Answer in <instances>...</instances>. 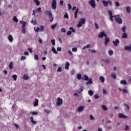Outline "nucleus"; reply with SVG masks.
<instances>
[{
	"label": "nucleus",
	"instance_id": "nucleus-1",
	"mask_svg": "<svg viewBox=\"0 0 131 131\" xmlns=\"http://www.w3.org/2000/svg\"><path fill=\"white\" fill-rule=\"evenodd\" d=\"M108 13L110 15V20L113 22V18H115L116 22L118 23V24H122V19L120 17H117V16H113L112 15V11L111 10H108Z\"/></svg>",
	"mask_w": 131,
	"mask_h": 131
},
{
	"label": "nucleus",
	"instance_id": "nucleus-2",
	"mask_svg": "<svg viewBox=\"0 0 131 131\" xmlns=\"http://www.w3.org/2000/svg\"><path fill=\"white\" fill-rule=\"evenodd\" d=\"M85 24V18H80V21H78V24L77 25V27H81L82 26V24Z\"/></svg>",
	"mask_w": 131,
	"mask_h": 131
},
{
	"label": "nucleus",
	"instance_id": "nucleus-3",
	"mask_svg": "<svg viewBox=\"0 0 131 131\" xmlns=\"http://www.w3.org/2000/svg\"><path fill=\"white\" fill-rule=\"evenodd\" d=\"M52 10H56L57 9V1L53 0L51 4Z\"/></svg>",
	"mask_w": 131,
	"mask_h": 131
},
{
	"label": "nucleus",
	"instance_id": "nucleus-4",
	"mask_svg": "<svg viewBox=\"0 0 131 131\" xmlns=\"http://www.w3.org/2000/svg\"><path fill=\"white\" fill-rule=\"evenodd\" d=\"M63 104V100L62 99H60V97H58L57 98L56 105L57 106H61Z\"/></svg>",
	"mask_w": 131,
	"mask_h": 131
},
{
	"label": "nucleus",
	"instance_id": "nucleus-5",
	"mask_svg": "<svg viewBox=\"0 0 131 131\" xmlns=\"http://www.w3.org/2000/svg\"><path fill=\"white\" fill-rule=\"evenodd\" d=\"M89 3L92 8H96V1L95 0H90Z\"/></svg>",
	"mask_w": 131,
	"mask_h": 131
},
{
	"label": "nucleus",
	"instance_id": "nucleus-6",
	"mask_svg": "<svg viewBox=\"0 0 131 131\" xmlns=\"http://www.w3.org/2000/svg\"><path fill=\"white\" fill-rule=\"evenodd\" d=\"M103 36H104V37H106L107 36V34L105 33V31L101 32L98 35V37H99V38H103Z\"/></svg>",
	"mask_w": 131,
	"mask_h": 131
},
{
	"label": "nucleus",
	"instance_id": "nucleus-7",
	"mask_svg": "<svg viewBox=\"0 0 131 131\" xmlns=\"http://www.w3.org/2000/svg\"><path fill=\"white\" fill-rule=\"evenodd\" d=\"M119 42L120 41H119V40H118V39H116L115 41H113V43L114 46H115V47H117Z\"/></svg>",
	"mask_w": 131,
	"mask_h": 131
},
{
	"label": "nucleus",
	"instance_id": "nucleus-8",
	"mask_svg": "<svg viewBox=\"0 0 131 131\" xmlns=\"http://www.w3.org/2000/svg\"><path fill=\"white\" fill-rule=\"evenodd\" d=\"M84 110V106H79L77 108V112H81Z\"/></svg>",
	"mask_w": 131,
	"mask_h": 131
},
{
	"label": "nucleus",
	"instance_id": "nucleus-9",
	"mask_svg": "<svg viewBox=\"0 0 131 131\" xmlns=\"http://www.w3.org/2000/svg\"><path fill=\"white\" fill-rule=\"evenodd\" d=\"M119 118H128V117L126 115H123V114H118Z\"/></svg>",
	"mask_w": 131,
	"mask_h": 131
},
{
	"label": "nucleus",
	"instance_id": "nucleus-10",
	"mask_svg": "<svg viewBox=\"0 0 131 131\" xmlns=\"http://www.w3.org/2000/svg\"><path fill=\"white\" fill-rule=\"evenodd\" d=\"M109 41H110V39L109 38V37H105V41H104V46H107V45H108V42H109Z\"/></svg>",
	"mask_w": 131,
	"mask_h": 131
},
{
	"label": "nucleus",
	"instance_id": "nucleus-11",
	"mask_svg": "<svg viewBox=\"0 0 131 131\" xmlns=\"http://www.w3.org/2000/svg\"><path fill=\"white\" fill-rule=\"evenodd\" d=\"M33 105L34 107H37V106H38V99H35V101L33 102Z\"/></svg>",
	"mask_w": 131,
	"mask_h": 131
},
{
	"label": "nucleus",
	"instance_id": "nucleus-12",
	"mask_svg": "<svg viewBox=\"0 0 131 131\" xmlns=\"http://www.w3.org/2000/svg\"><path fill=\"white\" fill-rule=\"evenodd\" d=\"M120 84H124V85H126L127 84V82L125 80H121L120 82Z\"/></svg>",
	"mask_w": 131,
	"mask_h": 131
},
{
	"label": "nucleus",
	"instance_id": "nucleus-13",
	"mask_svg": "<svg viewBox=\"0 0 131 131\" xmlns=\"http://www.w3.org/2000/svg\"><path fill=\"white\" fill-rule=\"evenodd\" d=\"M8 39L10 42H13V36L12 35H9L8 36Z\"/></svg>",
	"mask_w": 131,
	"mask_h": 131
},
{
	"label": "nucleus",
	"instance_id": "nucleus-14",
	"mask_svg": "<svg viewBox=\"0 0 131 131\" xmlns=\"http://www.w3.org/2000/svg\"><path fill=\"white\" fill-rule=\"evenodd\" d=\"M82 79L83 80H85L86 81H88V80H89V76H88L86 75H84L83 77L82 78Z\"/></svg>",
	"mask_w": 131,
	"mask_h": 131
},
{
	"label": "nucleus",
	"instance_id": "nucleus-15",
	"mask_svg": "<svg viewBox=\"0 0 131 131\" xmlns=\"http://www.w3.org/2000/svg\"><path fill=\"white\" fill-rule=\"evenodd\" d=\"M65 69H69V66H70V63L67 61L65 64Z\"/></svg>",
	"mask_w": 131,
	"mask_h": 131
},
{
	"label": "nucleus",
	"instance_id": "nucleus-16",
	"mask_svg": "<svg viewBox=\"0 0 131 131\" xmlns=\"http://www.w3.org/2000/svg\"><path fill=\"white\" fill-rule=\"evenodd\" d=\"M23 79H24L25 80H28V79H29V77L28 76V75L25 74L23 77Z\"/></svg>",
	"mask_w": 131,
	"mask_h": 131
},
{
	"label": "nucleus",
	"instance_id": "nucleus-17",
	"mask_svg": "<svg viewBox=\"0 0 131 131\" xmlns=\"http://www.w3.org/2000/svg\"><path fill=\"white\" fill-rule=\"evenodd\" d=\"M125 50L126 51H131V45H130L129 46H125Z\"/></svg>",
	"mask_w": 131,
	"mask_h": 131
},
{
	"label": "nucleus",
	"instance_id": "nucleus-18",
	"mask_svg": "<svg viewBox=\"0 0 131 131\" xmlns=\"http://www.w3.org/2000/svg\"><path fill=\"white\" fill-rule=\"evenodd\" d=\"M99 79L100 80V81H101V82H102L103 83H104V82H105V78L103 76H100L99 78Z\"/></svg>",
	"mask_w": 131,
	"mask_h": 131
},
{
	"label": "nucleus",
	"instance_id": "nucleus-19",
	"mask_svg": "<svg viewBox=\"0 0 131 131\" xmlns=\"http://www.w3.org/2000/svg\"><path fill=\"white\" fill-rule=\"evenodd\" d=\"M49 20L50 22H52L54 20V17H53V14L52 13L49 15Z\"/></svg>",
	"mask_w": 131,
	"mask_h": 131
},
{
	"label": "nucleus",
	"instance_id": "nucleus-20",
	"mask_svg": "<svg viewBox=\"0 0 131 131\" xmlns=\"http://www.w3.org/2000/svg\"><path fill=\"white\" fill-rule=\"evenodd\" d=\"M102 4L104 7H107L108 6V2H107L106 1L103 0Z\"/></svg>",
	"mask_w": 131,
	"mask_h": 131
},
{
	"label": "nucleus",
	"instance_id": "nucleus-21",
	"mask_svg": "<svg viewBox=\"0 0 131 131\" xmlns=\"http://www.w3.org/2000/svg\"><path fill=\"white\" fill-rule=\"evenodd\" d=\"M21 32L23 34H25V33H26V28L25 27H22Z\"/></svg>",
	"mask_w": 131,
	"mask_h": 131
},
{
	"label": "nucleus",
	"instance_id": "nucleus-22",
	"mask_svg": "<svg viewBox=\"0 0 131 131\" xmlns=\"http://www.w3.org/2000/svg\"><path fill=\"white\" fill-rule=\"evenodd\" d=\"M79 9L77 8L75 11V19H77V13H78Z\"/></svg>",
	"mask_w": 131,
	"mask_h": 131
},
{
	"label": "nucleus",
	"instance_id": "nucleus-23",
	"mask_svg": "<svg viewBox=\"0 0 131 131\" xmlns=\"http://www.w3.org/2000/svg\"><path fill=\"white\" fill-rule=\"evenodd\" d=\"M30 120L32 122L33 124H36V121L33 120V117H30Z\"/></svg>",
	"mask_w": 131,
	"mask_h": 131
},
{
	"label": "nucleus",
	"instance_id": "nucleus-24",
	"mask_svg": "<svg viewBox=\"0 0 131 131\" xmlns=\"http://www.w3.org/2000/svg\"><path fill=\"white\" fill-rule=\"evenodd\" d=\"M52 51L54 54H58V52H57V50H56V49H55V47H53L52 48Z\"/></svg>",
	"mask_w": 131,
	"mask_h": 131
},
{
	"label": "nucleus",
	"instance_id": "nucleus-25",
	"mask_svg": "<svg viewBox=\"0 0 131 131\" xmlns=\"http://www.w3.org/2000/svg\"><path fill=\"white\" fill-rule=\"evenodd\" d=\"M122 38H127V34L123 33Z\"/></svg>",
	"mask_w": 131,
	"mask_h": 131
},
{
	"label": "nucleus",
	"instance_id": "nucleus-26",
	"mask_svg": "<svg viewBox=\"0 0 131 131\" xmlns=\"http://www.w3.org/2000/svg\"><path fill=\"white\" fill-rule=\"evenodd\" d=\"M126 10L127 12H128V13H130V7H129V6H127L126 7Z\"/></svg>",
	"mask_w": 131,
	"mask_h": 131
},
{
	"label": "nucleus",
	"instance_id": "nucleus-27",
	"mask_svg": "<svg viewBox=\"0 0 131 131\" xmlns=\"http://www.w3.org/2000/svg\"><path fill=\"white\" fill-rule=\"evenodd\" d=\"M88 94L89 96H93V95H94V92L92 90H89L88 91Z\"/></svg>",
	"mask_w": 131,
	"mask_h": 131
},
{
	"label": "nucleus",
	"instance_id": "nucleus-28",
	"mask_svg": "<svg viewBox=\"0 0 131 131\" xmlns=\"http://www.w3.org/2000/svg\"><path fill=\"white\" fill-rule=\"evenodd\" d=\"M20 24H22L23 25L22 27H25V25H26V22L24 21H20Z\"/></svg>",
	"mask_w": 131,
	"mask_h": 131
},
{
	"label": "nucleus",
	"instance_id": "nucleus-29",
	"mask_svg": "<svg viewBox=\"0 0 131 131\" xmlns=\"http://www.w3.org/2000/svg\"><path fill=\"white\" fill-rule=\"evenodd\" d=\"M89 81L86 82V84H92L93 83V80L90 79Z\"/></svg>",
	"mask_w": 131,
	"mask_h": 131
},
{
	"label": "nucleus",
	"instance_id": "nucleus-30",
	"mask_svg": "<svg viewBox=\"0 0 131 131\" xmlns=\"http://www.w3.org/2000/svg\"><path fill=\"white\" fill-rule=\"evenodd\" d=\"M33 1L35 3L36 6H39L40 4V2L38 0H33Z\"/></svg>",
	"mask_w": 131,
	"mask_h": 131
},
{
	"label": "nucleus",
	"instance_id": "nucleus-31",
	"mask_svg": "<svg viewBox=\"0 0 131 131\" xmlns=\"http://www.w3.org/2000/svg\"><path fill=\"white\" fill-rule=\"evenodd\" d=\"M77 78L78 79V80H80V79H81V74H78L77 75Z\"/></svg>",
	"mask_w": 131,
	"mask_h": 131
},
{
	"label": "nucleus",
	"instance_id": "nucleus-32",
	"mask_svg": "<svg viewBox=\"0 0 131 131\" xmlns=\"http://www.w3.org/2000/svg\"><path fill=\"white\" fill-rule=\"evenodd\" d=\"M30 114H31L32 115H37V114H38V113L36 112H31L30 113Z\"/></svg>",
	"mask_w": 131,
	"mask_h": 131
},
{
	"label": "nucleus",
	"instance_id": "nucleus-33",
	"mask_svg": "<svg viewBox=\"0 0 131 131\" xmlns=\"http://www.w3.org/2000/svg\"><path fill=\"white\" fill-rule=\"evenodd\" d=\"M9 67L10 69H13V61H11L10 62Z\"/></svg>",
	"mask_w": 131,
	"mask_h": 131
},
{
	"label": "nucleus",
	"instance_id": "nucleus-34",
	"mask_svg": "<svg viewBox=\"0 0 131 131\" xmlns=\"http://www.w3.org/2000/svg\"><path fill=\"white\" fill-rule=\"evenodd\" d=\"M45 14H46V15H48L49 16H50L52 14V12L47 10L45 11Z\"/></svg>",
	"mask_w": 131,
	"mask_h": 131
},
{
	"label": "nucleus",
	"instance_id": "nucleus-35",
	"mask_svg": "<svg viewBox=\"0 0 131 131\" xmlns=\"http://www.w3.org/2000/svg\"><path fill=\"white\" fill-rule=\"evenodd\" d=\"M40 32L45 31V28H43V27H45L44 26H40Z\"/></svg>",
	"mask_w": 131,
	"mask_h": 131
},
{
	"label": "nucleus",
	"instance_id": "nucleus-36",
	"mask_svg": "<svg viewBox=\"0 0 131 131\" xmlns=\"http://www.w3.org/2000/svg\"><path fill=\"white\" fill-rule=\"evenodd\" d=\"M111 76H112V77L114 79H116V74H115V73H113V74H112Z\"/></svg>",
	"mask_w": 131,
	"mask_h": 131
},
{
	"label": "nucleus",
	"instance_id": "nucleus-37",
	"mask_svg": "<svg viewBox=\"0 0 131 131\" xmlns=\"http://www.w3.org/2000/svg\"><path fill=\"white\" fill-rule=\"evenodd\" d=\"M12 78H13L14 81H16V80H17V75H12Z\"/></svg>",
	"mask_w": 131,
	"mask_h": 131
},
{
	"label": "nucleus",
	"instance_id": "nucleus-38",
	"mask_svg": "<svg viewBox=\"0 0 131 131\" xmlns=\"http://www.w3.org/2000/svg\"><path fill=\"white\" fill-rule=\"evenodd\" d=\"M102 109L104 111H106L108 110V108H107V107H106V105H102Z\"/></svg>",
	"mask_w": 131,
	"mask_h": 131
},
{
	"label": "nucleus",
	"instance_id": "nucleus-39",
	"mask_svg": "<svg viewBox=\"0 0 131 131\" xmlns=\"http://www.w3.org/2000/svg\"><path fill=\"white\" fill-rule=\"evenodd\" d=\"M57 23L55 24L52 25L51 26V28H52V29H55L56 27H57Z\"/></svg>",
	"mask_w": 131,
	"mask_h": 131
},
{
	"label": "nucleus",
	"instance_id": "nucleus-40",
	"mask_svg": "<svg viewBox=\"0 0 131 131\" xmlns=\"http://www.w3.org/2000/svg\"><path fill=\"white\" fill-rule=\"evenodd\" d=\"M63 18H66L67 19H69V16L68 15V14L67 13H65V14L63 16Z\"/></svg>",
	"mask_w": 131,
	"mask_h": 131
},
{
	"label": "nucleus",
	"instance_id": "nucleus-41",
	"mask_svg": "<svg viewBox=\"0 0 131 131\" xmlns=\"http://www.w3.org/2000/svg\"><path fill=\"white\" fill-rule=\"evenodd\" d=\"M13 21H15L16 23L18 22V18H17V17L14 16L13 18Z\"/></svg>",
	"mask_w": 131,
	"mask_h": 131
},
{
	"label": "nucleus",
	"instance_id": "nucleus-42",
	"mask_svg": "<svg viewBox=\"0 0 131 131\" xmlns=\"http://www.w3.org/2000/svg\"><path fill=\"white\" fill-rule=\"evenodd\" d=\"M115 5L116 7H119L120 6V4H119V2H115Z\"/></svg>",
	"mask_w": 131,
	"mask_h": 131
},
{
	"label": "nucleus",
	"instance_id": "nucleus-43",
	"mask_svg": "<svg viewBox=\"0 0 131 131\" xmlns=\"http://www.w3.org/2000/svg\"><path fill=\"white\" fill-rule=\"evenodd\" d=\"M57 72H62V67H59L58 68Z\"/></svg>",
	"mask_w": 131,
	"mask_h": 131
},
{
	"label": "nucleus",
	"instance_id": "nucleus-44",
	"mask_svg": "<svg viewBox=\"0 0 131 131\" xmlns=\"http://www.w3.org/2000/svg\"><path fill=\"white\" fill-rule=\"evenodd\" d=\"M108 53L110 56H112V55H113V51L112 50L108 51Z\"/></svg>",
	"mask_w": 131,
	"mask_h": 131
},
{
	"label": "nucleus",
	"instance_id": "nucleus-45",
	"mask_svg": "<svg viewBox=\"0 0 131 131\" xmlns=\"http://www.w3.org/2000/svg\"><path fill=\"white\" fill-rule=\"evenodd\" d=\"M72 52H77V48L76 47H74V48H73L72 49Z\"/></svg>",
	"mask_w": 131,
	"mask_h": 131
},
{
	"label": "nucleus",
	"instance_id": "nucleus-46",
	"mask_svg": "<svg viewBox=\"0 0 131 131\" xmlns=\"http://www.w3.org/2000/svg\"><path fill=\"white\" fill-rule=\"evenodd\" d=\"M51 42H52V44L53 46H55V45H56L55 40V39H52V40H51Z\"/></svg>",
	"mask_w": 131,
	"mask_h": 131
},
{
	"label": "nucleus",
	"instance_id": "nucleus-47",
	"mask_svg": "<svg viewBox=\"0 0 131 131\" xmlns=\"http://www.w3.org/2000/svg\"><path fill=\"white\" fill-rule=\"evenodd\" d=\"M69 30H71L72 32H75V29H74L73 27H70Z\"/></svg>",
	"mask_w": 131,
	"mask_h": 131
},
{
	"label": "nucleus",
	"instance_id": "nucleus-48",
	"mask_svg": "<svg viewBox=\"0 0 131 131\" xmlns=\"http://www.w3.org/2000/svg\"><path fill=\"white\" fill-rule=\"evenodd\" d=\"M34 59L35 60H36V61L38 60V59H39V58L38 57V55H34Z\"/></svg>",
	"mask_w": 131,
	"mask_h": 131
},
{
	"label": "nucleus",
	"instance_id": "nucleus-49",
	"mask_svg": "<svg viewBox=\"0 0 131 131\" xmlns=\"http://www.w3.org/2000/svg\"><path fill=\"white\" fill-rule=\"evenodd\" d=\"M20 60L21 61H23L24 60H26V57L24 56H22L20 58Z\"/></svg>",
	"mask_w": 131,
	"mask_h": 131
},
{
	"label": "nucleus",
	"instance_id": "nucleus-50",
	"mask_svg": "<svg viewBox=\"0 0 131 131\" xmlns=\"http://www.w3.org/2000/svg\"><path fill=\"white\" fill-rule=\"evenodd\" d=\"M37 11L38 13H41V8L39 7L37 9Z\"/></svg>",
	"mask_w": 131,
	"mask_h": 131
},
{
	"label": "nucleus",
	"instance_id": "nucleus-51",
	"mask_svg": "<svg viewBox=\"0 0 131 131\" xmlns=\"http://www.w3.org/2000/svg\"><path fill=\"white\" fill-rule=\"evenodd\" d=\"M122 92L124 94H127V93H128V91L126 89H123Z\"/></svg>",
	"mask_w": 131,
	"mask_h": 131
},
{
	"label": "nucleus",
	"instance_id": "nucleus-52",
	"mask_svg": "<svg viewBox=\"0 0 131 131\" xmlns=\"http://www.w3.org/2000/svg\"><path fill=\"white\" fill-rule=\"evenodd\" d=\"M57 52H61V51H62V48L58 47L57 48Z\"/></svg>",
	"mask_w": 131,
	"mask_h": 131
},
{
	"label": "nucleus",
	"instance_id": "nucleus-53",
	"mask_svg": "<svg viewBox=\"0 0 131 131\" xmlns=\"http://www.w3.org/2000/svg\"><path fill=\"white\" fill-rule=\"evenodd\" d=\"M69 10H70L72 9V6H71V4H68Z\"/></svg>",
	"mask_w": 131,
	"mask_h": 131
},
{
	"label": "nucleus",
	"instance_id": "nucleus-54",
	"mask_svg": "<svg viewBox=\"0 0 131 131\" xmlns=\"http://www.w3.org/2000/svg\"><path fill=\"white\" fill-rule=\"evenodd\" d=\"M126 29V28L125 27V26H124L122 28V31H123V32H125Z\"/></svg>",
	"mask_w": 131,
	"mask_h": 131
},
{
	"label": "nucleus",
	"instance_id": "nucleus-55",
	"mask_svg": "<svg viewBox=\"0 0 131 131\" xmlns=\"http://www.w3.org/2000/svg\"><path fill=\"white\" fill-rule=\"evenodd\" d=\"M72 32H71V31H68L67 33V35L69 36V35H71Z\"/></svg>",
	"mask_w": 131,
	"mask_h": 131
},
{
	"label": "nucleus",
	"instance_id": "nucleus-56",
	"mask_svg": "<svg viewBox=\"0 0 131 131\" xmlns=\"http://www.w3.org/2000/svg\"><path fill=\"white\" fill-rule=\"evenodd\" d=\"M124 106H125L128 109V110H129V106H128V104L124 103Z\"/></svg>",
	"mask_w": 131,
	"mask_h": 131
},
{
	"label": "nucleus",
	"instance_id": "nucleus-57",
	"mask_svg": "<svg viewBox=\"0 0 131 131\" xmlns=\"http://www.w3.org/2000/svg\"><path fill=\"white\" fill-rule=\"evenodd\" d=\"M102 61L103 62H105V63H110V61H109V60H108V59H106V60L102 59Z\"/></svg>",
	"mask_w": 131,
	"mask_h": 131
},
{
	"label": "nucleus",
	"instance_id": "nucleus-58",
	"mask_svg": "<svg viewBox=\"0 0 131 131\" xmlns=\"http://www.w3.org/2000/svg\"><path fill=\"white\" fill-rule=\"evenodd\" d=\"M74 73H75V72L74 71V70L71 71L70 72L71 75H74Z\"/></svg>",
	"mask_w": 131,
	"mask_h": 131
},
{
	"label": "nucleus",
	"instance_id": "nucleus-59",
	"mask_svg": "<svg viewBox=\"0 0 131 131\" xmlns=\"http://www.w3.org/2000/svg\"><path fill=\"white\" fill-rule=\"evenodd\" d=\"M128 129H129V126L126 125L125 127V130H128Z\"/></svg>",
	"mask_w": 131,
	"mask_h": 131
},
{
	"label": "nucleus",
	"instance_id": "nucleus-60",
	"mask_svg": "<svg viewBox=\"0 0 131 131\" xmlns=\"http://www.w3.org/2000/svg\"><path fill=\"white\" fill-rule=\"evenodd\" d=\"M40 29L39 27H37L36 29H35V28H34V30H35V31H36V32H38Z\"/></svg>",
	"mask_w": 131,
	"mask_h": 131
},
{
	"label": "nucleus",
	"instance_id": "nucleus-61",
	"mask_svg": "<svg viewBox=\"0 0 131 131\" xmlns=\"http://www.w3.org/2000/svg\"><path fill=\"white\" fill-rule=\"evenodd\" d=\"M61 32L65 33L66 32V29L64 28L61 29Z\"/></svg>",
	"mask_w": 131,
	"mask_h": 131
},
{
	"label": "nucleus",
	"instance_id": "nucleus-62",
	"mask_svg": "<svg viewBox=\"0 0 131 131\" xmlns=\"http://www.w3.org/2000/svg\"><path fill=\"white\" fill-rule=\"evenodd\" d=\"M90 119L91 120H95V117H94V116H93V115H90Z\"/></svg>",
	"mask_w": 131,
	"mask_h": 131
},
{
	"label": "nucleus",
	"instance_id": "nucleus-63",
	"mask_svg": "<svg viewBox=\"0 0 131 131\" xmlns=\"http://www.w3.org/2000/svg\"><path fill=\"white\" fill-rule=\"evenodd\" d=\"M45 113H46L47 114H50V110H45Z\"/></svg>",
	"mask_w": 131,
	"mask_h": 131
},
{
	"label": "nucleus",
	"instance_id": "nucleus-64",
	"mask_svg": "<svg viewBox=\"0 0 131 131\" xmlns=\"http://www.w3.org/2000/svg\"><path fill=\"white\" fill-rule=\"evenodd\" d=\"M14 126H15V127H16V128L17 129H18V128H19V126L18 125V124H14Z\"/></svg>",
	"mask_w": 131,
	"mask_h": 131
}]
</instances>
